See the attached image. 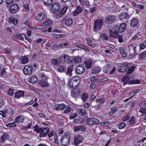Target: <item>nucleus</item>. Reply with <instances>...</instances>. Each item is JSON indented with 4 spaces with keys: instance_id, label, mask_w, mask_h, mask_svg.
I'll return each mask as SVG.
<instances>
[{
    "instance_id": "f257e3e1",
    "label": "nucleus",
    "mask_w": 146,
    "mask_h": 146,
    "mask_svg": "<svg viewBox=\"0 0 146 146\" xmlns=\"http://www.w3.org/2000/svg\"><path fill=\"white\" fill-rule=\"evenodd\" d=\"M70 138L68 134L63 135L60 139L61 145L64 146H67L70 143Z\"/></svg>"
},
{
    "instance_id": "f03ea898",
    "label": "nucleus",
    "mask_w": 146,
    "mask_h": 146,
    "mask_svg": "<svg viewBox=\"0 0 146 146\" xmlns=\"http://www.w3.org/2000/svg\"><path fill=\"white\" fill-rule=\"evenodd\" d=\"M33 69V65H26L24 67L23 72L25 74L30 75L32 73Z\"/></svg>"
},
{
    "instance_id": "7ed1b4c3",
    "label": "nucleus",
    "mask_w": 146,
    "mask_h": 146,
    "mask_svg": "<svg viewBox=\"0 0 146 146\" xmlns=\"http://www.w3.org/2000/svg\"><path fill=\"white\" fill-rule=\"evenodd\" d=\"M95 25L94 30L95 31L99 29H101L103 25V20L102 19H98L95 21Z\"/></svg>"
},
{
    "instance_id": "20e7f679",
    "label": "nucleus",
    "mask_w": 146,
    "mask_h": 146,
    "mask_svg": "<svg viewBox=\"0 0 146 146\" xmlns=\"http://www.w3.org/2000/svg\"><path fill=\"white\" fill-rule=\"evenodd\" d=\"M85 70V67L84 64H80L78 65L75 69L76 73L78 74H82Z\"/></svg>"
},
{
    "instance_id": "39448f33",
    "label": "nucleus",
    "mask_w": 146,
    "mask_h": 146,
    "mask_svg": "<svg viewBox=\"0 0 146 146\" xmlns=\"http://www.w3.org/2000/svg\"><path fill=\"white\" fill-rule=\"evenodd\" d=\"M19 10V7L17 4L14 3L12 4L9 7V11L11 13H17Z\"/></svg>"
},
{
    "instance_id": "423d86ee",
    "label": "nucleus",
    "mask_w": 146,
    "mask_h": 146,
    "mask_svg": "<svg viewBox=\"0 0 146 146\" xmlns=\"http://www.w3.org/2000/svg\"><path fill=\"white\" fill-rule=\"evenodd\" d=\"M129 67L128 63L127 62L123 63L120 66V69L118 71L119 72H123L127 71V69Z\"/></svg>"
},
{
    "instance_id": "0eeeda50",
    "label": "nucleus",
    "mask_w": 146,
    "mask_h": 146,
    "mask_svg": "<svg viewBox=\"0 0 146 146\" xmlns=\"http://www.w3.org/2000/svg\"><path fill=\"white\" fill-rule=\"evenodd\" d=\"M129 15L127 12H122L119 15V20L123 21L124 19L127 20L129 18Z\"/></svg>"
},
{
    "instance_id": "6e6552de",
    "label": "nucleus",
    "mask_w": 146,
    "mask_h": 146,
    "mask_svg": "<svg viewBox=\"0 0 146 146\" xmlns=\"http://www.w3.org/2000/svg\"><path fill=\"white\" fill-rule=\"evenodd\" d=\"M116 20L115 16L110 15L108 16L105 19V22L106 23L111 24L114 22Z\"/></svg>"
},
{
    "instance_id": "1a4fd4ad",
    "label": "nucleus",
    "mask_w": 146,
    "mask_h": 146,
    "mask_svg": "<svg viewBox=\"0 0 146 146\" xmlns=\"http://www.w3.org/2000/svg\"><path fill=\"white\" fill-rule=\"evenodd\" d=\"M60 4L58 3H54L52 5L51 11L52 13L58 11L60 9Z\"/></svg>"
},
{
    "instance_id": "9d476101",
    "label": "nucleus",
    "mask_w": 146,
    "mask_h": 146,
    "mask_svg": "<svg viewBox=\"0 0 146 146\" xmlns=\"http://www.w3.org/2000/svg\"><path fill=\"white\" fill-rule=\"evenodd\" d=\"M83 137L80 135H78L76 137H75L74 144L77 146L78 144L82 142Z\"/></svg>"
},
{
    "instance_id": "9b49d317",
    "label": "nucleus",
    "mask_w": 146,
    "mask_h": 146,
    "mask_svg": "<svg viewBox=\"0 0 146 146\" xmlns=\"http://www.w3.org/2000/svg\"><path fill=\"white\" fill-rule=\"evenodd\" d=\"M63 21L64 22L65 25L67 27H70L72 24L73 20L71 18H64L63 19Z\"/></svg>"
},
{
    "instance_id": "f8f14e48",
    "label": "nucleus",
    "mask_w": 146,
    "mask_h": 146,
    "mask_svg": "<svg viewBox=\"0 0 146 146\" xmlns=\"http://www.w3.org/2000/svg\"><path fill=\"white\" fill-rule=\"evenodd\" d=\"M46 14L44 12H41L37 15L36 20L38 21H40L44 20L45 18Z\"/></svg>"
},
{
    "instance_id": "ddd939ff",
    "label": "nucleus",
    "mask_w": 146,
    "mask_h": 146,
    "mask_svg": "<svg viewBox=\"0 0 146 146\" xmlns=\"http://www.w3.org/2000/svg\"><path fill=\"white\" fill-rule=\"evenodd\" d=\"M49 129L48 127L42 128V130H41L40 131L39 136L41 137L46 136L47 134L49 132Z\"/></svg>"
},
{
    "instance_id": "4468645a",
    "label": "nucleus",
    "mask_w": 146,
    "mask_h": 146,
    "mask_svg": "<svg viewBox=\"0 0 146 146\" xmlns=\"http://www.w3.org/2000/svg\"><path fill=\"white\" fill-rule=\"evenodd\" d=\"M80 83L77 82L72 81L70 80L69 82V85L70 87L72 88L73 89H75L77 88L78 86Z\"/></svg>"
},
{
    "instance_id": "2eb2a0df",
    "label": "nucleus",
    "mask_w": 146,
    "mask_h": 146,
    "mask_svg": "<svg viewBox=\"0 0 146 146\" xmlns=\"http://www.w3.org/2000/svg\"><path fill=\"white\" fill-rule=\"evenodd\" d=\"M127 24L125 23L121 24L119 27L118 30V32L119 33H122L124 32L126 29Z\"/></svg>"
},
{
    "instance_id": "dca6fc26",
    "label": "nucleus",
    "mask_w": 146,
    "mask_h": 146,
    "mask_svg": "<svg viewBox=\"0 0 146 146\" xmlns=\"http://www.w3.org/2000/svg\"><path fill=\"white\" fill-rule=\"evenodd\" d=\"M60 59L61 60V61H62L61 60L62 59H63L64 62H67L68 63H70L72 61V60L71 59L70 60L69 57L68 56H61L60 57Z\"/></svg>"
},
{
    "instance_id": "f3484780",
    "label": "nucleus",
    "mask_w": 146,
    "mask_h": 146,
    "mask_svg": "<svg viewBox=\"0 0 146 146\" xmlns=\"http://www.w3.org/2000/svg\"><path fill=\"white\" fill-rule=\"evenodd\" d=\"M131 79L130 78V76L128 75H125L123 78L122 79L123 80L124 82V84H126L129 82H130V84H131V83L132 82V80H131Z\"/></svg>"
},
{
    "instance_id": "a211bd4d",
    "label": "nucleus",
    "mask_w": 146,
    "mask_h": 146,
    "mask_svg": "<svg viewBox=\"0 0 146 146\" xmlns=\"http://www.w3.org/2000/svg\"><path fill=\"white\" fill-rule=\"evenodd\" d=\"M110 36L114 38H116L118 37V33L117 31H113L111 30L110 31Z\"/></svg>"
},
{
    "instance_id": "6ab92c4d",
    "label": "nucleus",
    "mask_w": 146,
    "mask_h": 146,
    "mask_svg": "<svg viewBox=\"0 0 146 146\" xmlns=\"http://www.w3.org/2000/svg\"><path fill=\"white\" fill-rule=\"evenodd\" d=\"M79 90L80 91V90L76 88L71 92V95L73 97L76 98L80 95V92Z\"/></svg>"
},
{
    "instance_id": "aec40b11",
    "label": "nucleus",
    "mask_w": 146,
    "mask_h": 146,
    "mask_svg": "<svg viewBox=\"0 0 146 146\" xmlns=\"http://www.w3.org/2000/svg\"><path fill=\"white\" fill-rule=\"evenodd\" d=\"M24 95V92L22 91H19L16 92L15 93V98H19L21 97H23Z\"/></svg>"
},
{
    "instance_id": "412c9836",
    "label": "nucleus",
    "mask_w": 146,
    "mask_h": 146,
    "mask_svg": "<svg viewBox=\"0 0 146 146\" xmlns=\"http://www.w3.org/2000/svg\"><path fill=\"white\" fill-rule=\"evenodd\" d=\"M83 11V9L80 6H78L76 9V11L73 13V15L74 16H76L80 13H81Z\"/></svg>"
},
{
    "instance_id": "4be33fe9",
    "label": "nucleus",
    "mask_w": 146,
    "mask_h": 146,
    "mask_svg": "<svg viewBox=\"0 0 146 146\" xmlns=\"http://www.w3.org/2000/svg\"><path fill=\"white\" fill-rule=\"evenodd\" d=\"M84 63L85 64L86 68L90 69L91 67L92 64V61L91 60H89L85 61Z\"/></svg>"
},
{
    "instance_id": "5701e85b",
    "label": "nucleus",
    "mask_w": 146,
    "mask_h": 146,
    "mask_svg": "<svg viewBox=\"0 0 146 146\" xmlns=\"http://www.w3.org/2000/svg\"><path fill=\"white\" fill-rule=\"evenodd\" d=\"M24 119V118L21 115H20L15 118V122L16 123H19V122L23 123Z\"/></svg>"
},
{
    "instance_id": "b1692460",
    "label": "nucleus",
    "mask_w": 146,
    "mask_h": 146,
    "mask_svg": "<svg viewBox=\"0 0 146 146\" xmlns=\"http://www.w3.org/2000/svg\"><path fill=\"white\" fill-rule=\"evenodd\" d=\"M138 23V20L135 19H133L131 20L130 26L132 27H134L137 25Z\"/></svg>"
},
{
    "instance_id": "393cba45",
    "label": "nucleus",
    "mask_w": 146,
    "mask_h": 146,
    "mask_svg": "<svg viewBox=\"0 0 146 146\" xmlns=\"http://www.w3.org/2000/svg\"><path fill=\"white\" fill-rule=\"evenodd\" d=\"M66 68L65 66L61 65L58 67V71L60 72H64L66 71Z\"/></svg>"
},
{
    "instance_id": "a878e982",
    "label": "nucleus",
    "mask_w": 146,
    "mask_h": 146,
    "mask_svg": "<svg viewBox=\"0 0 146 146\" xmlns=\"http://www.w3.org/2000/svg\"><path fill=\"white\" fill-rule=\"evenodd\" d=\"M50 63L52 65L56 66H58L60 64V62L55 58H52L51 60Z\"/></svg>"
},
{
    "instance_id": "bb28decb",
    "label": "nucleus",
    "mask_w": 146,
    "mask_h": 146,
    "mask_svg": "<svg viewBox=\"0 0 146 146\" xmlns=\"http://www.w3.org/2000/svg\"><path fill=\"white\" fill-rule=\"evenodd\" d=\"M73 65H71L67 69V71L66 72L67 74H68V75H71V72H72L73 70L74 69L73 68Z\"/></svg>"
},
{
    "instance_id": "cd10ccee",
    "label": "nucleus",
    "mask_w": 146,
    "mask_h": 146,
    "mask_svg": "<svg viewBox=\"0 0 146 146\" xmlns=\"http://www.w3.org/2000/svg\"><path fill=\"white\" fill-rule=\"evenodd\" d=\"M9 137V136L6 133H4L1 137V142H4L5 140H7Z\"/></svg>"
},
{
    "instance_id": "c85d7f7f",
    "label": "nucleus",
    "mask_w": 146,
    "mask_h": 146,
    "mask_svg": "<svg viewBox=\"0 0 146 146\" xmlns=\"http://www.w3.org/2000/svg\"><path fill=\"white\" fill-rule=\"evenodd\" d=\"M38 81V78L36 76H33L30 80L29 82L32 84Z\"/></svg>"
},
{
    "instance_id": "c756f323",
    "label": "nucleus",
    "mask_w": 146,
    "mask_h": 146,
    "mask_svg": "<svg viewBox=\"0 0 146 146\" xmlns=\"http://www.w3.org/2000/svg\"><path fill=\"white\" fill-rule=\"evenodd\" d=\"M111 66L110 64H106L103 70L104 73H107L110 70Z\"/></svg>"
},
{
    "instance_id": "7c9ffc66",
    "label": "nucleus",
    "mask_w": 146,
    "mask_h": 146,
    "mask_svg": "<svg viewBox=\"0 0 146 146\" xmlns=\"http://www.w3.org/2000/svg\"><path fill=\"white\" fill-rule=\"evenodd\" d=\"M9 21L13 23L14 25H16L18 22L17 19L13 17L10 18L9 19Z\"/></svg>"
},
{
    "instance_id": "2f4dec72",
    "label": "nucleus",
    "mask_w": 146,
    "mask_h": 146,
    "mask_svg": "<svg viewBox=\"0 0 146 146\" xmlns=\"http://www.w3.org/2000/svg\"><path fill=\"white\" fill-rule=\"evenodd\" d=\"M44 4L47 6H49L53 2V0H42Z\"/></svg>"
},
{
    "instance_id": "473e14b6",
    "label": "nucleus",
    "mask_w": 146,
    "mask_h": 146,
    "mask_svg": "<svg viewBox=\"0 0 146 146\" xmlns=\"http://www.w3.org/2000/svg\"><path fill=\"white\" fill-rule=\"evenodd\" d=\"M80 78L77 76H74L71 78L70 79V80L72 81L77 82H78L80 83V80H79Z\"/></svg>"
},
{
    "instance_id": "72a5a7b5",
    "label": "nucleus",
    "mask_w": 146,
    "mask_h": 146,
    "mask_svg": "<svg viewBox=\"0 0 146 146\" xmlns=\"http://www.w3.org/2000/svg\"><path fill=\"white\" fill-rule=\"evenodd\" d=\"M34 130L37 133H40L41 130H42V128H39L38 125H36L35 126L33 127Z\"/></svg>"
},
{
    "instance_id": "f704fd0d",
    "label": "nucleus",
    "mask_w": 146,
    "mask_h": 146,
    "mask_svg": "<svg viewBox=\"0 0 146 146\" xmlns=\"http://www.w3.org/2000/svg\"><path fill=\"white\" fill-rule=\"evenodd\" d=\"M82 59L80 56L75 57L74 58V61L75 63H79L81 61V60Z\"/></svg>"
},
{
    "instance_id": "c9c22d12",
    "label": "nucleus",
    "mask_w": 146,
    "mask_h": 146,
    "mask_svg": "<svg viewBox=\"0 0 146 146\" xmlns=\"http://www.w3.org/2000/svg\"><path fill=\"white\" fill-rule=\"evenodd\" d=\"M41 86L43 87H46L47 86H48L49 84L48 83L46 82V81L44 82V80H42L41 82Z\"/></svg>"
},
{
    "instance_id": "e433bc0d",
    "label": "nucleus",
    "mask_w": 146,
    "mask_h": 146,
    "mask_svg": "<svg viewBox=\"0 0 146 146\" xmlns=\"http://www.w3.org/2000/svg\"><path fill=\"white\" fill-rule=\"evenodd\" d=\"M68 9V7H67L65 6L59 12L63 15L66 13Z\"/></svg>"
},
{
    "instance_id": "4c0bfd02",
    "label": "nucleus",
    "mask_w": 146,
    "mask_h": 146,
    "mask_svg": "<svg viewBox=\"0 0 146 146\" xmlns=\"http://www.w3.org/2000/svg\"><path fill=\"white\" fill-rule=\"evenodd\" d=\"M88 98V95L87 94L84 93L82 96L81 98L84 102H86Z\"/></svg>"
},
{
    "instance_id": "58836bf2",
    "label": "nucleus",
    "mask_w": 146,
    "mask_h": 146,
    "mask_svg": "<svg viewBox=\"0 0 146 146\" xmlns=\"http://www.w3.org/2000/svg\"><path fill=\"white\" fill-rule=\"evenodd\" d=\"M130 123L131 125H133L135 122V117L134 116H132L130 118L129 120Z\"/></svg>"
},
{
    "instance_id": "ea45409f",
    "label": "nucleus",
    "mask_w": 146,
    "mask_h": 146,
    "mask_svg": "<svg viewBox=\"0 0 146 146\" xmlns=\"http://www.w3.org/2000/svg\"><path fill=\"white\" fill-rule=\"evenodd\" d=\"M72 110V108L70 106H67L65 110L63 111L64 113H67L70 112Z\"/></svg>"
},
{
    "instance_id": "a19ab883",
    "label": "nucleus",
    "mask_w": 146,
    "mask_h": 146,
    "mask_svg": "<svg viewBox=\"0 0 146 146\" xmlns=\"http://www.w3.org/2000/svg\"><path fill=\"white\" fill-rule=\"evenodd\" d=\"M139 57L140 59L144 58L146 57V51H144L142 52L139 55Z\"/></svg>"
},
{
    "instance_id": "79ce46f5",
    "label": "nucleus",
    "mask_w": 146,
    "mask_h": 146,
    "mask_svg": "<svg viewBox=\"0 0 146 146\" xmlns=\"http://www.w3.org/2000/svg\"><path fill=\"white\" fill-rule=\"evenodd\" d=\"M52 23V21L51 20L49 19H47L44 23V25L45 26H48L50 25Z\"/></svg>"
},
{
    "instance_id": "37998d69",
    "label": "nucleus",
    "mask_w": 146,
    "mask_h": 146,
    "mask_svg": "<svg viewBox=\"0 0 146 146\" xmlns=\"http://www.w3.org/2000/svg\"><path fill=\"white\" fill-rule=\"evenodd\" d=\"M146 106V100H144L141 102L139 104V107L145 108Z\"/></svg>"
},
{
    "instance_id": "c03bdc74",
    "label": "nucleus",
    "mask_w": 146,
    "mask_h": 146,
    "mask_svg": "<svg viewBox=\"0 0 146 146\" xmlns=\"http://www.w3.org/2000/svg\"><path fill=\"white\" fill-rule=\"evenodd\" d=\"M58 107L59 108L60 110H64L66 107V106L64 104H58Z\"/></svg>"
},
{
    "instance_id": "a18cd8bd",
    "label": "nucleus",
    "mask_w": 146,
    "mask_h": 146,
    "mask_svg": "<svg viewBox=\"0 0 146 146\" xmlns=\"http://www.w3.org/2000/svg\"><path fill=\"white\" fill-rule=\"evenodd\" d=\"M7 110H4L0 111V114L3 117H6V113H7Z\"/></svg>"
},
{
    "instance_id": "49530a36",
    "label": "nucleus",
    "mask_w": 146,
    "mask_h": 146,
    "mask_svg": "<svg viewBox=\"0 0 146 146\" xmlns=\"http://www.w3.org/2000/svg\"><path fill=\"white\" fill-rule=\"evenodd\" d=\"M79 112L80 114L81 115H85L87 113L85 111L82 109L79 110Z\"/></svg>"
},
{
    "instance_id": "de8ad7c7",
    "label": "nucleus",
    "mask_w": 146,
    "mask_h": 146,
    "mask_svg": "<svg viewBox=\"0 0 146 146\" xmlns=\"http://www.w3.org/2000/svg\"><path fill=\"white\" fill-rule=\"evenodd\" d=\"M77 114L76 113H70L69 118L70 119H73L76 117Z\"/></svg>"
},
{
    "instance_id": "09e8293b",
    "label": "nucleus",
    "mask_w": 146,
    "mask_h": 146,
    "mask_svg": "<svg viewBox=\"0 0 146 146\" xmlns=\"http://www.w3.org/2000/svg\"><path fill=\"white\" fill-rule=\"evenodd\" d=\"M29 59L27 58L24 57L22 58L21 60V63L23 64H26L28 62Z\"/></svg>"
},
{
    "instance_id": "8fccbe9b",
    "label": "nucleus",
    "mask_w": 146,
    "mask_h": 146,
    "mask_svg": "<svg viewBox=\"0 0 146 146\" xmlns=\"http://www.w3.org/2000/svg\"><path fill=\"white\" fill-rule=\"evenodd\" d=\"M101 37L103 38V39L106 40H107L108 39L107 35L104 33H102L101 34Z\"/></svg>"
},
{
    "instance_id": "3c124183",
    "label": "nucleus",
    "mask_w": 146,
    "mask_h": 146,
    "mask_svg": "<svg viewBox=\"0 0 146 146\" xmlns=\"http://www.w3.org/2000/svg\"><path fill=\"white\" fill-rule=\"evenodd\" d=\"M86 123L89 125L92 124V118H89L87 119Z\"/></svg>"
},
{
    "instance_id": "603ef678",
    "label": "nucleus",
    "mask_w": 146,
    "mask_h": 146,
    "mask_svg": "<svg viewBox=\"0 0 146 146\" xmlns=\"http://www.w3.org/2000/svg\"><path fill=\"white\" fill-rule=\"evenodd\" d=\"M92 124H98L99 123V120L97 119L92 118Z\"/></svg>"
},
{
    "instance_id": "864d4df0",
    "label": "nucleus",
    "mask_w": 146,
    "mask_h": 146,
    "mask_svg": "<svg viewBox=\"0 0 146 146\" xmlns=\"http://www.w3.org/2000/svg\"><path fill=\"white\" fill-rule=\"evenodd\" d=\"M63 15L62 14L59 12L56 13L54 15V16L57 18H58L60 17H61Z\"/></svg>"
},
{
    "instance_id": "5fc2aeb1",
    "label": "nucleus",
    "mask_w": 146,
    "mask_h": 146,
    "mask_svg": "<svg viewBox=\"0 0 146 146\" xmlns=\"http://www.w3.org/2000/svg\"><path fill=\"white\" fill-rule=\"evenodd\" d=\"M14 37L16 38H19L21 40L23 39V37L21 36V34L15 35H14Z\"/></svg>"
},
{
    "instance_id": "6e6d98bb",
    "label": "nucleus",
    "mask_w": 146,
    "mask_h": 146,
    "mask_svg": "<svg viewBox=\"0 0 146 146\" xmlns=\"http://www.w3.org/2000/svg\"><path fill=\"white\" fill-rule=\"evenodd\" d=\"M6 126L9 127H11L16 126V125L14 122L11 123L7 124Z\"/></svg>"
},
{
    "instance_id": "4d7b16f0",
    "label": "nucleus",
    "mask_w": 146,
    "mask_h": 146,
    "mask_svg": "<svg viewBox=\"0 0 146 146\" xmlns=\"http://www.w3.org/2000/svg\"><path fill=\"white\" fill-rule=\"evenodd\" d=\"M125 126V124L124 123H122L118 125V127L119 129H121L124 128Z\"/></svg>"
},
{
    "instance_id": "13d9d810",
    "label": "nucleus",
    "mask_w": 146,
    "mask_h": 146,
    "mask_svg": "<svg viewBox=\"0 0 146 146\" xmlns=\"http://www.w3.org/2000/svg\"><path fill=\"white\" fill-rule=\"evenodd\" d=\"M8 94L9 95L12 96L14 94L13 90L12 89H9L8 91Z\"/></svg>"
},
{
    "instance_id": "bf43d9fd",
    "label": "nucleus",
    "mask_w": 146,
    "mask_h": 146,
    "mask_svg": "<svg viewBox=\"0 0 146 146\" xmlns=\"http://www.w3.org/2000/svg\"><path fill=\"white\" fill-rule=\"evenodd\" d=\"M96 102H99L102 104L105 102V100L100 98H98L96 100Z\"/></svg>"
},
{
    "instance_id": "052dcab7",
    "label": "nucleus",
    "mask_w": 146,
    "mask_h": 146,
    "mask_svg": "<svg viewBox=\"0 0 146 146\" xmlns=\"http://www.w3.org/2000/svg\"><path fill=\"white\" fill-rule=\"evenodd\" d=\"M23 7L27 11H29L30 9L29 7V4L27 3H25V4L23 5Z\"/></svg>"
},
{
    "instance_id": "680f3d73",
    "label": "nucleus",
    "mask_w": 146,
    "mask_h": 146,
    "mask_svg": "<svg viewBox=\"0 0 146 146\" xmlns=\"http://www.w3.org/2000/svg\"><path fill=\"white\" fill-rule=\"evenodd\" d=\"M5 104L4 99H1L0 100V108H1Z\"/></svg>"
},
{
    "instance_id": "e2e57ef3",
    "label": "nucleus",
    "mask_w": 146,
    "mask_h": 146,
    "mask_svg": "<svg viewBox=\"0 0 146 146\" xmlns=\"http://www.w3.org/2000/svg\"><path fill=\"white\" fill-rule=\"evenodd\" d=\"M141 81L139 80H135L132 81V82L131 83L132 84H138L141 82Z\"/></svg>"
},
{
    "instance_id": "0e129e2a",
    "label": "nucleus",
    "mask_w": 146,
    "mask_h": 146,
    "mask_svg": "<svg viewBox=\"0 0 146 146\" xmlns=\"http://www.w3.org/2000/svg\"><path fill=\"white\" fill-rule=\"evenodd\" d=\"M139 47L141 49H143L145 48L146 45L144 43H142L140 44Z\"/></svg>"
},
{
    "instance_id": "69168bd1",
    "label": "nucleus",
    "mask_w": 146,
    "mask_h": 146,
    "mask_svg": "<svg viewBox=\"0 0 146 146\" xmlns=\"http://www.w3.org/2000/svg\"><path fill=\"white\" fill-rule=\"evenodd\" d=\"M96 10V8L95 7H94L92 8H90L89 9V11L91 13H92L95 12Z\"/></svg>"
},
{
    "instance_id": "338daca9",
    "label": "nucleus",
    "mask_w": 146,
    "mask_h": 146,
    "mask_svg": "<svg viewBox=\"0 0 146 146\" xmlns=\"http://www.w3.org/2000/svg\"><path fill=\"white\" fill-rule=\"evenodd\" d=\"M74 130L75 132H76L80 130V126H79L78 127L75 126L74 127Z\"/></svg>"
},
{
    "instance_id": "774afa93",
    "label": "nucleus",
    "mask_w": 146,
    "mask_h": 146,
    "mask_svg": "<svg viewBox=\"0 0 146 146\" xmlns=\"http://www.w3.org/2000/svg\"><path fill=\"white\" fill-rule=\"evenodd\" d=\"M96 87V84L95 83H92L90 84V88L92 89H94Z\"/></svg>"
}]
</instances>
